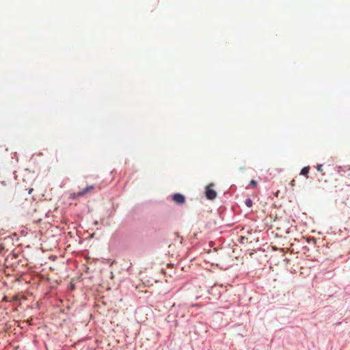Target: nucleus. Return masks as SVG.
Instances as JSON below:
<instances>
[{"label": "nucleus", "instance_id": "nucleus-7", "mask_svg": "<svg viewBox=\"0 0 350 350\" xmlns=\"http://www.w3.org/2000/svg\"><path fill=\"white\" fill-rule=\"evenodd\" d=\"M250 185L255 187L257 185V182L254 180H252L250 181Z\"/></svg>", "mask_w": 350, "mask_h": 350}, {"label": "nucleus", "instance_id": "nucleus-4", "mask_svg": "<svg viewBox=\"0 0 350 350\" xmlns=\"http://www.w3.org/2000/svg\"><path fill=\"white\" fill-rule=\"evenodd\" d=\"M310 167H304L301 170V174L304 176H307L309 173Z\"/></svg>", "mask_w": 350, "mask_h": 350}, {"label": "nucleus", "instance_id": "nucleus-9", "mask_svg": "<svg viewBox=\"0 0 350 350\" xmlns=\"http://www.w3.org/2000/svg\"><path fill=\"white\" fill-rule=\"evenodd\" d=\"M294 185H295V180H293L291 181V185H292V186H294Z\"/></svg>", "mask_w": 350, "mask_h": 350}, {"label": "nucleus", "instance_id": "nucleus-5", "mask_svg": "<svg viewBox=\"0 0 350 350\" xmlns=\"http://www.w3.org/2000/svg\"><path fill=\"white\" fill-rule=\"evenodd\" d=\"M245 204L247 207H252L253 202L252 200L250 198H247L245 201Z\"/></svg>", "mask_w": 350, "mask_h": 350}, {"label": "nucleus", "instance_id": "nucleus-6", "mask_svg": "<svg viewBox=\"0 0 350 350\" xmlns=\"http://www.w3.org/2000/svg\"><path fill=\"white\" fill-rule=\"evenodd\" d=\"M317 170L319 172H323V165L321 164H319L317 165Z\"/></svg>", "mask_w": 350, "mask_h": 350}, {"label": "nucleus", "instance_id": "nucleus-8", "mask_svg": "<svg viewBox=\"0 0 350 350\" xmlns=\"http://www.w3.org/2000/svg\"><path fill=\"white\" fill-rule=\"evenodd\" d=\"M33 191V189L32 188H31V189H30L29 190V191H28V193H29V194H31V193H32V191Z\"/></svg>", "mask_w": 350, "mask_h": 350}, {"label": "nucleus", "instance_id": "nucleus-1", "mask_svg": "<svg viewBox=\"0 0 350 350\" xmlns=\"http://www.w3.org/2000/svg\"><path fill=\"white\" fill-rule=\"evenodd\" d=\"M214 184L210 183L206 187L205 195L207 199L214 200L217 197V192L213 189Z\"/></svg>", "mask_w": 350, "mask_h": 350}, {"label": "nucleus", "instance_id": "nucleus-3", "mask_svg": "<svg viewBox=\"0 0 350 350\" xmlns=\"http://www.w3.org/2000/svg\"><path fill=\"white\" fill-rule=\"evenodd\" d=\"M172 199L174 202L178 204H183L185 202V198L180 193H175L173 195Z\"/></svg>", "mask_w": 350, "mask_h": 350}, {"label": "nucleus", "instance_id": "nucleus-2", "mask_svg": "<svg viewBox=\"0 0 350 350\" xmlns=\"http://www.w3.org/2000/svg\"><path fill=\"white\" fill-rule=\"evenodd\" d=\"M94 189V187L93 185H90L85 187V189H82L81 191L79 192H75L71 194L72 198H79L85 196L88 193L93 191Z\"/></svg>", "mask_w": 350, "mask_h": 350}]
</instances>
